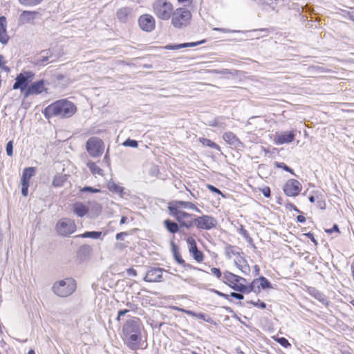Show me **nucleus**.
Here are the masks:
<instances>
[{"label":"nucleus","instance_id":"nucleus-1","mask_svg":"<svg viewBox=\"0 0 354 354\" xmlns=\"http://www.w3.org/2000/svg\"><path fill=\"white\" fill-rule=\"evenodd\" d=\"M76 111L75 105L67 100H59L46 106L43 111L44 116L49 119L53 116H58L62 118L71 117Z\"/></svg>","mask_w":354,"mask_h":354},{"label":"nucleus","instance_id":"nucleus-2","mask_svg":"<svg viewBox=\"0 0 354 354\" xmlns=\"http://www.w3.org/2000/svg\"><path fill=\"white\" fill-rule=\"evenodd\" d=\"M77 288V282L72 277H67L56 281L52 286V291L59 297L71 295Z\"/></svg>","mask_w":354,"mask_h":354},{"label":"nucleus","instance_id":"nucleus-3","mask_svg":"<svg viewBox=\"0 0 354 354\" xmlns=\"http://www.w3.org/2000/svg\"><path fill=\"white\" fill-rule=\"evenodd\" d=\"M171 16V24L178 28L186 26L192 17L189 10L185 8H177L173 12Z\"/></svg>","mask_w":354,"mask_h":354},{"label":"nucleus","instance_id":"nucleus-4","mask_svg":"<svg viewBox=\"0 0 354 354\" xmlns=\"http://www.w3.org/2000/svg\"><path fill=\"white\" fill-rule=\"evenodd\" d=\"M153 10L158 18L162 20H167L171 15L173 6L166 0H156L153 3Z\"/></svg>","mask_w":354,"mask_h":354},{"label":"nucleus","instance_id":"nucleus-5","mask_svg":"<svg viewBox=\"0 0 354 354\" xmlns=\"http://www.w3.org/2000/svg\"><path fill=\"white\" fill-rule=\"evenodd\" d=\"M55 230L59 235L68 236L75 232L76 225L73 220L64 218L57 222Z\"/></svg>","mask_w":354,"mask_h":354},{"label":"nucleus","instance_id":"nucleus-6","mask_svg":"<svg viewBox=\"0 0 354 354\" xmlns=\"http://www.w3.org/2000/svg\"><path fill=\"white\" fill-rule=\"evenodd\" d=\"M104 142L99 138L92 137L86 141V149L93 158L100 156L104 151Z\"/></svg>","mask_w":354,"mask_h":354},{"label":"nucleus","instance_id":"nucleus-7","mask_svg":"<svg viewBox=\"0 0 354 354\" xmlns=\"http://www.w3.org/2000/svg\"><path fill=\"white\" fill-rule=\"evenodd\" d=\"M35 74L32 71L20 73L15 78V82L13 84V89H20L21 92H26L28 86L33 80Z\"/></svg>","mask_w":354,"mask_h":354},{"label":"nucleus","instance_id":"nucleus-8","mask_svg":"<svg viewBox=\"0 0 354 354\" xmlns=\"http://www.w3.org/2000/svg\"><path fill=\"white\" fill-rule=\"evenodd\" d=\"M196 227L199 230H210L218 225L217 220L209 215L195 217Z\"/></svg>","mask_w":354,"mask_h":354},{"label":"nucleus","instance_id":"nucleus-9","mask_svg":"<svg viewBox=\"0 0 354 354\" xmlns=\"http://www.w3.org/2000/svg\"><path fill=\"white\" fill-rule=\"evenodd\" d=\"M302 189L301 184L295 179H290L284 184L283 190L287 196H297Z\"/></svg>","mask_w":354,"mask_h":354},{"label":"nucleus","instance_id":"nucleus-10","mask_svg":"<svg viewBox=\"0 0 354 354\" xmlns=\"http://www.w3.org/2000/svg\"><path fill=\"white\" fill-rule=\"evenodd\" d=\"M142 325L139 318L133 317L125 322L123 326V335L141 333Z\"/></svg>","mask_w":354,"mask_h":354},{"label":"nucleus","instance_id":"nucleus-11","mask_svg":"<svg viewBox=\"0 0 354 354\" xmlns=\"http://www.w3.org/2000/svg\"><path fill=\"white\" fill-rule=\"evenodd\" d=\"M165 271L161 268H150L146 272L143 280L147 282H160L162 280V272Z\"/></svg>","mask_w":354,"mask_h":354},{"label":"nucleus","instance_id":"nucleus-12","mask_svg":"<svg viewBox=\"0 0 354 354\" xmlns=\"http://www.w3.org/2000/svg\"><path fill=\"white\" fill-rule=\"evenodd\" d=\"M41 16L37 11L24 10L19 17L18 25L24 26L26 24H34V21Z\"/></svg>","mask_w":354,"mask_h":354},{"label":"nucleus","instance_id":"nucleus-13","mask_svg":"<svg viewBox=\"0 0 354 354\" xmlns=\"http://www.w3.org/2000/svg\"><path fill=\"white\" fill-rule=\"evenodd\" d=\"M140 28L145 32H151L155 28V19L150 15H142L138 19Z\"/></svg>","mask_w":354,"mask_h":354},{"label":"nucleus","instance_id":"nucleus-14","mask_svg":"<svg viewBox=\"0 0 354 354\" xmlns=\"http://www.w3.org/2000/svg\"><path fill=\"white\" fill-rule=\"evenodd\" d=\"M168 209L170 214L175 217L180 225H181V223L185 222V220L192 218L194 216L193 214L183 212L180 210V209L171 204L168 206Z\"/></svg>","mask_w":354,"mask_h":354},{"label":"nucleus","instance_id":"nucleus-15","mask_svg":"<svg viewBox=\"0 0 354 354\" xmlns=\"http://www.w3.org/2000/svg\"><path fill=\"white\" fill-rule=\"evenodd\" d=\"M295 138V133L294 131H283L277 133L274 137V142L278 145L288 144L292 142Z\"/></svg>","mask_w":354,"mask_h":354},{"label":"nucleus","instance_id":"nucleus-16","mask_svg":"<svg viewBox=\"0 0 354 354\" xmlns=\"http://www.w3.org/2000/svg\"><path fill=\"white\" fill-rule=\"evenodd\" d=\"M187 243L189 245V253L194 259L197 262L203 261L204 259L203 253L198 249L195 239L189 236L187 239Z\"/></svg>","mask_w":354,"mask_h":354},{"label":"nucleus","instance_id":"nucleus-17","mask_svg":"<svg viewBox=\"0 0 354 354\" xmlns=\"http://www.w3.org/2000/svg\"><path fill=\"white\" fill-rule=\"evenodd\" d=\"M44 91H46L45 81L44 80L32 82L24 93V98L28 97L30 95H39Z\"/></svg>","mask_w":354,"mask_h":354},{"label":"nucleus","instance_id":"nucleus-18","mask_svg":"<svg viewBox=\"0 0 354 354\" xmlns=\"http://www.w3.org/2000/svg\"><path fill=\"white\" fill-rule=\"evenodd\" d=\"M124 340L129 348L136 350L141 342V333L124 335Z\"/></svg>","mask_w":354,"mask_h":354},{"label":"nucleus","instance_id":"nucleus-19","mask_svg":"<svg viewBox=\"0 0 354 354\" xmlns=\"http://www.w3.org/2000/svg\"><path fill=\"white\" fill-rule=\"evenodd\" d=\"M257 284V280L254 279L252 283L247 286L243 283H239L234 285L233 287V290L238 291L239 292H244V293H250L251 292H257V288L256 289V285Z\"/></svg>","mask_w":354,"mask_h":354},{"label":"nucleus","instance_id":"nucleus-20","mask_svg":"<svg viewBox=\"0 0 354 354\" xmlns=\"http://www.w3.org/2000/svg\"><path fill=\"white\" fill-rule=\"evenodd\" d=\"M223 138L226 142L236 148L243 147V143L231 131L225 132L223 136Z\"/></svg>","mask_w":354,"mask_h":354},{"label":"nucleus","instance_id":"nucleus-21","mask_svg":"<svg viewBox=\"0 0 354 354\" xmlns=\"http://www.w3.org/2000/svg\"><path fill=\"white\" fill-rule=\"evenodd\" d=\"M307 292L310 296H312L313 297H314L315 299H316L317 300L320 301L324 305H325V306L328 305L329 301H328L326 296L324 293H322L321 291L317 290L316 288L308 287L307 288Z\"/></svg>","mask_w":354,"mask_h":354},{"label":"nucleus","instance_id":"nucleus-22","mask_svg":"<svg viewBox=\"0 0 354 354\" xmlns=\"http://www.w3.org/2000/svg\"><path fill=\"white\" fill-rule=\"evenodd\" d=\"M51 56L52 53L50 50H41L39 55L35 57V64L39 66L45 65Z\"/></svg>","mask_w":354,"mask_h":354},{"label":"nucleus","instance_id":"nucleus-23","mask_svg":"<svg viewBox=\"0 0 354 354\" xmlns=\"http://www.w3.org/2000/svg\"><path fill=\"white\" fill-rule=\"evenodd\" d=\"M205 42V40H201L197 42H189V43H183L180 44H169L167 45L165 48L167 50H178L183 48L187 47H194L199 44H203Z\"/></svg>","mask_w":354,"mask_h":354},{"label":"nucleus","instance_id":"nucleus-24","mask_svg":"<svg viewBox=\"0 0 354 354\" xmlns=\"http://www.w3.org/2000/svg\"><path fill=\"white\" fill-rule=\"evenodd\" d=\"M171 205L181 209H192L197 212H201V210L192 203L191 202H186V201H174Z\"/></svg>","mask_w":354,"mask_h":354},{"label":"nucleus","instance_id":"nucleus-25","mask_svg":"<svg viewBox=\"0 0 354 354\" xmlns=\"http://www.w3.org/2000/svg\"><path fill=\"white\" fill-rule=\"evenodd\" d=\"M88 211V208L82 203L76 202L73 205V212L79 217L84 216Z\"/></svg>","mask_w":354,"mask_h":354},{"label":"nucleus","instance_id":"nucleus-26","mask_svg":"<svg viewBox=\"0 0 354 354\" xmlns=\"http://www.w3.org/2000/svg\"><path fill=\"white\" fill-rule=\"evenodd\" d=\"M35 168L32 167H26L23 171L21 183L30 184V179L35 175Z\"/></svg>","mask_w":354,"mask_h":354},{"label":"nucleus","instance_id":"nucleus-27","mask_svg":"<svg viewBox=\"0 0 354 354\" xmlns=\"http://www.w3.org/2000/svg\"><path fill=\"white\" fill-rule=\"evenodd\" d=\"M236 266L245 274H248L250 268L247 261L243 257H240L234 261Z\"/></svg>","mask_w":354,"mask_h":354},{"label":"nucleus","instance_id":"nucleus-28","mask_svg":"<svg viewBox=\"0 0 354 354\" xmlns=\"http://www.w3.org/2000/svg\"><path fill=\"white\" fill-rule=\"evenodd\" d=\"M131 14V9L127 7L119 9L117 12L118 19L123 23L127 21L129 16Z\"/></svg>","mask_w":354,"mask_h":354},{"label":"nucleus","instance_id":"nucleus-29","mask_svg":"<svg viewBox=\"0 0 354 354\" xmlns=\"http://www.w3.org/2000/svg\"><path fill=\"white\" fill-rule=\"evenodd\" d=\"M164 225L167 230L171 234L177 233L180 230L178 223L169 219H167L164 221Z\"/></svg>","mask_w":354,"mask_h":354},{"label":"nucleus","instance_id":"nucleus-30","mask_svg":"<svg viewBox=\"0 0 354 354\" xmlns=\"http://www.w3.org/2000/svg\"><path fill=\"white\" fill-rule=\"evenodd\" d=\"M256 280H257V283H259V285L257 286L258 292L260 291V288H261L262 289L272 288L271 283L265 277L261 276L260 277L256 279Z\"/></svg>","mask_w":354,"mask_h":354},{"label":"nucleus","instance_id":"nucleus-31","mask_svg":"<svg viewBox=\"0 0 354 354\" xmlns=\"http://www.w3.org/2000/svg\"><path fill=\"white\" fill-rule=\"evenodd\" d=\"M259 6H262L264 8L268 7L272 10L275 8L278 4L279 0H253Z\"/></svg>","mask_w":354,"mask_h":354},{"label":"nucleus","instance_id":"nucleus-32","mask_svg":"<svg viewBox=\"0 0 354 354\" xmlns=\"http://www.w3.org/2000/svg\"><path fill=\"white\" fill-rule=\"evenodd\" d=\"M66 180V175L57 174L53 180L52 185L55 187H60L64 185Z\"/></svg>","mask_w":354,"mask_h":354},{"label":"nucleus","instance_id":"nucleus-33","mask_svg":"<svg viewBox=\"0 0 354 354\" xmlns=\"http://www.w3.org/2000/svg\"><path fill=\"white\" fill-rule=\"evenodd\" d=\"M233 273L226 271L223 273V282L227 284L228 286H230L231 288L233 289V287L234 285H236L237 283H234V281L233 280Z\"/></svg>","mask_w":354,"mask_h":354},{"label":"nucleus","instance_id":"nucleus-34","mask_svg":"<svg viewBox=\"0 0 354 354\" xmlns=\"http://www.w3.org/2000/svg\"><path fill=\"white\" fill-rule=\"evenodd\" d=\"M199 141L203 146L209 147L212 149H214L218 151H221V147L216 143L209 139L201 138Z\"/></svg>","mask_w":354,"mask_h":354},{"label":"nucleus","instance_id":"nucleus-35","mask_svg":"<svg viewBox=\"0 0 354 354\" xmlns=\"http://www.w3.org/2000/svg\"><path fill=\"white\" fill-rule=\"evenodd\" d=\"M101 235H102V232L87 231L82 234L77 235V237L91 238V239H97L101 236Z\"/></svg>","mask_w":354,"mask_h":354},{"label":"nucleus","instance_id":"nucleus-36","mask_svg":"<svg viewBox=\"0 0 354 354\" xmlns=\"http://www.w3.org/2000/svg\"><path fill=\"white\" fill-rule=\"evenodd\" d=\"M87 167L89 168L91 172L93 175L98 174L100 176H103V170L100 168L95 162L91 161L88 162Z\"/></svg>","mask_w":354,"mask_h":354},{"label":"nucleus","instance_id":"nucleus-37","mask_svg":"<svg viewBox=\"0 0 354 354\" xmlns=\"http://www.w3.org/2000/svg\"><path fill=\"white\" fill-rule=\"evenodd\" d=\"M171 246L174 257L176 261L180 265L185 264V261L179 253L178 247L174 244V242H171Z\"/></svg>","mask_w":354,"mask_h":354},{"label":"nucleus","instance_id":"nucleus-38","mask_svg":"<svg viewBox=\"0 0 354 354\" xmlns=\"http://www.w3.org/2000/svg\"><path fill=\"white\" fill-rule=\"evenodd\" d=\"M19 3L26 7H33L41 3L43 0H18Z\"/></svg>","mask_w":354,"mask_h":354},{"label":"nucleus","instance_id":"nucleus-39","mask_svg":"<svg viewBox=\"0 0 354 354\" xmlns=\"http://www.w3.org/2000/svg\"><path fill=\"white\" fill-rule=\"evenodd\" d=\"M274 165L277 168L282 169L284 171H288L294 176H296V174L294 173L293 169L288 167L284 162H274Z\"/></svg>","mask_w":354,"mask_h":354},{"label":"nucleus","instance_id":"nucleus-40","mask_svg":"<svg viewBox=\"0 0 354 354\" xmlns=\"http://www.w3.org/2000/svg\"><path fill=\"white\" fill-rule=\"evenodd\" d=\"M109 189L115 194H121L123 192V187L116 185L115 183H110L109 184Z\"/></svg>","mask_w":354,"mask_h":354},{"label":"nucleus","instance_id":"nucleus-41","mask_svg":"<svg viewBox=\"0 0 354 354\" xmlns=\"http://www.w3.org/2000/svg\"><path fill=\"white\" fill-rule=\"evenodd\" d=\"M316 205L321 209H325L326 207V204L325 201L323 199L322 195H317L316 196Z\"/></svg>","mask_w":354,"mask_h":354},{"label":"nucleus","instance_id":"nucleus-42","mask_svg":"<svg viewBox=\"0 0 354 354\" xmlns=\"http://www.w3.org/2000/svg\"><path fill=\"white\" fill-rule=\"evenodd\" d=\"M225 254H226L227 258L230 259L231 258V254L238 255V254H239V252H236L235 250V247L234 246H232L231 245H227L225 247Z\"/></svg>","mask_w":354,"mask_h":354},{"label":"nucleus","instance_id":"nucleus-43","mask_svg":"<svg viewBox=\"0 0 354 354\" xmlns=\"http://www.w3.org/2000/svg\"><path fill=\"white\" fill-rule=\"evenodd\" d=\"M196 226L195 223V217L190 218V220L187 219L185 222L181 223L180 227H186L187 229H190L194 226Z\"/></svg>","mask_w":354,"mask_h":354},{"label":"nucleus","instance_id":"nucleus-44","mask_svg":"<svg viewBox=\"0 0 354 354\" xmlns=\"http://www.w3.org/2000/svg\"><path fill=\"white\" fill-rule=\"evenodd\" d=\"M9 40V36L7 34L6 30H0V43L3 45L8 44Z\"/></svg>","mask_w":354,"mask_h":354},{"label":"nucleus","instance_id":"nucleus-45","mask_svg":"<svg viewBox=\"0 0 354 354\" xmlns=\"http://www.w3.org/2000/svg\"><path fill=\"white\" fill-rule=\"evenodd\" d=\"M248 304H250L255 307L259 308L261 309H265L266 308V304L263 301H261L260 299H258L257 301L253 300L248 301Z\"/></svg>","mask_w":354,"mask_h":354},{"label":"nucleus","instance_id":"nucleus-46","mask_svg":"<svg viewBox=\"0 0 354 354\" xmlns=\"http://www.w3.org/2000/svg\"><path fill=\"white\" fill-rule=\"evenodd\" d=\"M122 145L132 148H137L138 146V142L136 140L128 138L122 143Z\"/></svg>","mask_w":354,"mask_h":354},{"label":"nucleus","instance_id":"nucleus-47","mask_svg":"<svg viewBox=\"0 0 354 354\" xmlns=\"http://www.w3.org/2000/svg\"><path fill=\"white\" fill-rule=\"evenodd\" d=\"M196 318L204 320L207 323H212V319L209 316L203 313H197Z\"/></svg>","mask_w":354,"mask_h":354},{"label":"nucleus","instance_id":"nucleus-48","mask_svg":"<svg viewBox=\"0 0 354 354\" xmlns=\"http://www.w3.org/2000/svg\"><path fill=\"white\" fill-rule=\"evenodd\" d=\"M209 126L218 127L221 129H225L226 127V125L224 122L219 121V120L217 118H215L214 120L210 122Z\"/></svg>","mask_w":354,"mask_h":354},{"label":"nucleus","instance_id":"nucleus-49","mask_svg":"<svg viewBox=\"0 0 354 354\" xmlns=\"http://www.w3.org/2000/svg\"><path fill=\"white\" fill-rule=\"evenodd\" d=\"M276 341L284 348L290 346V344L289 343L288 340L285 337H278L276 339Z\"/></svg>","mask_w":354,"mask_h":354},{"label":"nucleus","instance_id":"nucleus-50","mask_svg":"<svg viewBox=\"0 0 354 354\" xmlns=\"http://www.w3.org/2000/svg\"><path fill=\"white\" fill-rule=\"evenodd\" d=\"M239 232L249 242L252 241L251 237H250L249 234L246 230L244 229L243 225H241L240 229H239Z\"/></svg>","mask_w":354,"mask_h":354},{"label":"nucleus","instance_id":"nucleus-51","mask_svg":"<svg viewBox=\"0 0 354 354\" xmlns=\"http://www.w3.org/2000/svg\"><path fill=\"white\" fill-rule=\"evenodd\" d=\"M81 192H91V193H98L100 192L99 189L94 188L89 186H85L80 189Z\"/></svg>","mask_w":354,"mask_h":354},{"label":"nucleus","instance_id":"nucleus-52","mask_svg":"<svg viewBox=\"0 0 354 354\" xmlns=\"http://www.w3.org/2000/svg\"><path fill=\"white\" fill-rule=\"evenodd\" d=\"M6 153L8 156H12L13 154V142L12 140L9 141L6 144Z\"/></svg>","mask_w":354,"mask_h":354},{"label":"nucleus","instance_id":"nucleus-53","mask_svg":"<svg viewBox=\"0 0 354 354\" xmlns=\"http://www.w3.org/2000/svg\"><path fill=\"white\" fill-rule=\"evenodd\" d=\"M207 187L212 192L218 194L219 195H221L223 197H225V195L223 194V192L219 189L214 187V185L208 184V185H207Z\"/></svg>","mask_w":354,"mask_h":354},{"label":"nucleus","instance_id":"nucleus-54","mask_svg":"<svg viewBox=\"0 0 354 354\" xmlns=\"http://www.w3.org/2000/svg\"><path fill=\"white\" fill-rule=\"evenodd\" d=\"M7 20L5 16L0 17V30H6Z\"/></svg>","mask_w":354,"mask_h":354},{"label":"nucleus","instance_id":"nucleus-55","mask_svg":"<svg viewBox=\"0 0 354 354\" xmlns=\"http://www.w3.org/2000/svg\"><path fill=\"white\" fill-rule=\"evenodd\" d=\"M210 291L213 292L214 293H215L216 295H217L221 297H223L227 300L232 301L231 299H230V295L225 294V293L220 292L215 289H210Z\"/></svg>","mask_w":354,"mask_h":354},{"label":"nucleus","instance_id":"nucleus-56","mask_svg":"<svg viewBox=\"0 0 354 354\" xmlns=\"http://www.w3.org/2000/svg\"><path fill=\"white\" fill-rule=\"evenodd\" d=\"M261 192L266 198H269L271 195L270 189L268 186H266L261 189Z\"/></svg>","mask_w":354,"mask_h":354},{"label":"nucleus","instance_id":"nucleus-57","mask_svg":"<svg viewBox=\"0 0 354 354\" xmlns=\"http://www.w3.org/2000/svg\"><path fill=\"white\" fill-rule=\"evenodd\" d=\"M28 187L29 184L28 183H21V194L24 196H27L28 194Z\"/></svg>","mask_w":354,"mask_h":354},{"label":"nucleus","instance_id":"nucleus-58","mask_svg":"<svg viewBox=\"0 0 354 354\" xmlns=\"http://www.w3.org/2000/svg\"><path fill=\"white\" fill-rule=\"evenodd\" d=\"M243 292H230V297H232L233 298H235V299H237L239 300H242L244 299V296L242 294Z\"/></svg>","mask_w":354,"mask_h":354},{"label":"nucleus","instance_id":"nucleus-59","mask_svg":"<svg viewBox=\"0 0 354 354\" xmlns=\"http://www.w3.org/2000/svg\"><path fill=\"white\" fill-rule=\"evenodd\" d=\"M211 272L214 275H215L218 279H220L222 277V273L219 268H211Z\"/></svg>","mask_w":354,"mask_h":354},{"label":"nucleus","instance_id":"nucleus-60","mask_svg":"<svg viewBox=\"0 0 354 354\" xmlns=\"http://www.w3.org/2000/svg\"><path fill=\"white\" fill-rule=\"evenodd\" d=\"M126 306L129 312L136 311L138 309L137 305L131 302H127Z\"/></svg>","mask_w":354,"mask_h":354},{"label":"nucleus","instance_id":"nucleus-61","mask_svg":"<svg viewBox=\"0 0 354 354\" xmlns=\"http://www.w3.org/2000/svg\"><path fill=\"white\" fill-rule=\"evenodd\" d=\"M304 235L307 236L308 239H310L311 240V241L315 245H318V243H317V240L315 239L314 234L312 232H307V233H304Z\"/></svg>","mask_w":354,"mask_h":354},{"label":"nucleus","instance_id":"nucleus-62","mask_svg":"<svg viewBox=\"0 0 354 354\" xmlns=\"http://www.w3.org/2000/svg\"><path fill=\"white\" fill-rule=\"evenodd\" d=\"M215 73L220 75H232L233 73L229 69L216 70Z\"/></svg>","mask_w":354,"mask_h":354},{"label":"nucleus","instance_id":"nucleus-63","mask_svg":"<svg viewBox=\"0 0 354 354\" xmlns=\"http://www.w3.org/2000/svg\"><path fill=\"white\" fill-rule=\"evenodd\" d=\"M334 232L339 233V227L337 224H334L332 228L326 230V232L328 234H332Z\"/></svg>","mask_w":354,"mask_h":354},{"label":"nucleus","instance_id":"nucleus-64","mask_svg":"<svg viewBox=\"0 0 354 354\" xmlns=\"http://www.w3.org/2000/svg\"><path fill=\"white\" fill-rule=\"evenodd\" d=\"M129 313L128 310L127 309H123V310H118V317L116 318V320L117 321H120V317L122 316H124L126 314H127Z\"/></svg>","mask_w":354,"mask_h":354}]
</instances>
